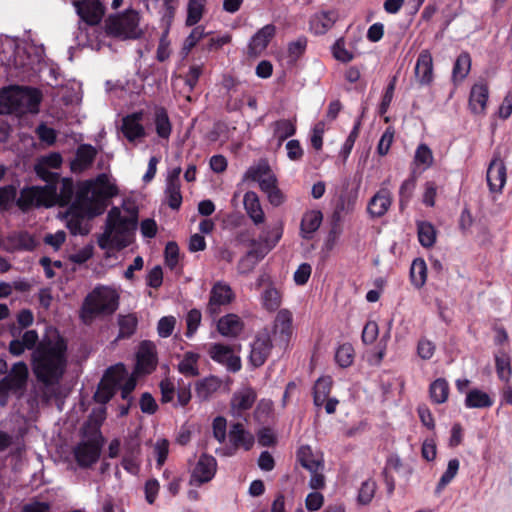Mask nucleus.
I'll return each mask as SVG.
<instances>
[{
  "label": "nucleus",
  "instance_id": "nucleus-22",
  "mask_svg": "<svg viewBox=\"0 0 512 512\" xmlns=\"http://www.w3.org/2000/svg\"><path fill=\"white\" fill-rule=\"evenodd\" d=\"M415 76L420 85H430L433 82V59L429 50H422L416 61Z\"/></svg>",
  "mask_w": 512,
  "mask_h": 512
},
{
  "label": "nucleus",
  "instance_id": "nucleus-9",
  "mask_svg": "<svg viewBox=\"0 0 512 512\" xmlns=\"http://www.w3.org/2000/svg\"><path fill=\"white\" fill-rule=\"evenodd\" d=\"M293 315L288 309H280L273 322L270 333L275 346L286 350L293 334Z\"/></svg>",
  "mask_w": 512,
  "mask_h": 512
},
{
  "label": "nucleus",
  "instance_id": "nucleus-1",
  "mask_svg": "<svg viewBox=\"0 0 512 512\" xmlns=\"http://www.w3.org/2000/svg\"><path fill=\"white\" fill-rule=\"evenodd\" d=\"M68 364L67 343L58 334L43 339L32 354V369L38 381L57 384Z\"/></svg>",
  "mask_w": 512,
  "mask_h": 512
},
{
  "label": "nucleus",
  "instance_id": "nucleus-37",
  "mask_svg": "<svg viewBox=\"0 0 512 512\" xmlns=\"http://www.w3.org/2000/svg\"><path fill=\"white\" fill-rule=\"evenodd\" d=\"M427 280V265L423 258H416L413 260L410 267V281L416 288H422Z\"/></svg>",
  "mask_w": 512,
  "mask_h": 512
},
{
  "label": "nucleus",
  "instance_id": "nucleus-56",
  "mask_svg": "<svg viewBox=\"0 0 512 512\" xmlns=\"http://www.w3.org/2000/svg\"><path fill=\"white\" fill-rule=\"evenodd\" d=\"M396 82H397V78H396V76H393L385 89V92L382 96L381 102L378 107V113L381 116L386 114L390 107V104L393 100L394 91L396 88Z\"/></svg>",
  "mask_w": 512,
  "mask_h": 512
},
{
  "label": "nucleus",
  "instance_id": "nucleus-3",
  "mask_svg": "<svg viewBox=\"0 0 512 512\" xmlns=\"http://www.w3.org/2000/svg\"><path fill=\"white\" fill-rule=\"evenodd\" d=\"M73 193L74 188L72 181L62 179L59 187L57 184L53 183L46 184L43 187L32 186L22 189L17 203L23 210L40 206H65L70 203Z\"/></svg>",
  "mask_w": 512,
  "mask_h": 512
},
{
  "label": "nucleus",
  "instance_id": "nucleus-17",
  "mask_svg": "<svg viewBox=\"0 0 512 512\" xmlns=\"http://www.w3.org/2000/svg\"><path fill=\"white\" fill-rule=\"evenodd\" d=\"M276 35V26L267 24L259 29L250 39L248 44V55L250 57L260 56L268 47Z\"/></svg>",
  "mask_w": 512,
  "mask_h": 512
},
{
  "label": "nucleus",
  "instance_id": "nucleus-63",
  "mask_svg": "<svg viewBox=\"0 0 512 512\" xmlns=\"http://www.w3.org/2000/svg\"><path fill=\"white\" fill-rule=\"evenodd\" d=\"M378 324L375 321H368L362 331V341L364 344H372L378 337Z\"/></svg>",
  "mask_w": 512,
  "mask_h": 512
},
{
  "label": "nucleus",
  "instance_id": "nucleus-21",
  "mask_svg": "<svg viewBox=\"0 0 512 512\" xmlns=\"http://www.w3.org/2000/svg\"><path fill=\"white\" fill-rule=\"evenodd\" d=\"M489 98V87L486 83H476L470 90L468 107L475 115H485Z\"/></svg>",
  "mask_w": 512,
  "mask_h": 512
},
{
  "label": "nucleus",
  "instance_id": "nucleus-14",
  "mask_svg": "<svg viewBox=\"0 0 512 512\" xmlns=\"http://www.w3.org/2000/svg\"><path fill=\"white\" fill-rule=\"evenodd\" d=\"M208 354L213 361L226 366L230 372L235 373L241 369L240 357L236 356L233 349L228 345L212 343L208 349Z\"/></svg>",
  "mask_w": 512,
  "mask_h": 512
},
{
  "label": "nucleus",
  "instance_id": "nucleus-2",
  "mask_svg": "<svg viewBox=\"0 0 512 512\" xmlns=\"http://www.w3.org/2000/svg\"><path fill=\"white\" fill-rule=\"evenodd\" d=\"M138 221V208L131 200L121 207H113L107 215L105 229L98 237L100 248L111 251L130 245L134 239Z\"/></svg>",
  "mask_w": 512,
  "mask_h": 512
},
{
  "label": "nucleus",
  "instance_id": "nucleus-49",
  "mask_svg": "<svg viewBox=\"0 0 512 512\" xmlns=\"http://www.w3.org/2000/svg\"><path fill=\"white\" fill-rule=\"evenodd\" d=\"M10 240L9 249L32 250L36 246L34 237L28 232L15 233Z\"/></svg>",
  "mask_w": 512,
  "mask_h": 512
},
{
  "label": "nucleus",
  "instance_id": "nucleus-41",
  "mask_svg": "<svg viewBox=\"0 0 512 512\" xmlns=\"http://www.w3.org/2000/svg\"><path fill=\"white\" fill-rule=\"evenodd\" d=\"M122 132L129 141H134L141 137L143 135V127L139 123V115L134 114L125 117L123 119Z\"/></svg>",
  "mask_w": 512,
  "mask_h": 512
},
{
  "label": "nucleus",
  "instance_id": "nucleus-11",
  "mask_svg": "<svg viewBox=\"0 0 512 512\" xmlns=\"http://www.w3.org/2000/svg\"><path fill=\"white\" fill-rule=\"evenodd\" d=\"M104 439L99 432L92 438L82 441L74 449L75 458L80 466L87 467L95 463L99 456Z\"/></svg>",
  "mask_w": 512,
  "mask_h": 512
},
{
  "label": "nucleus",
  "instance_id": "nucleus-36",
  "mask_svg": "<svg viewBox=\"0 0 512 512\" xmlns=\"http://www.w3.org/2000/svg\"><path fill=\"white\" fill-rule=\"evenodd\" d=\"M200 355L195 352H185L178 364V371L186 377H196L200 374L198 362Z\"/></svg>",
  "mask_w": 512,
  "mask_h": 512
},
{
  "label": "nucleus",
  "instance_id": "nucleus-26",
  "mask_svg": "<svg viewBox=\"0 0 512 512\" xmlns=\"http://www.w3.org/2000/svg\"><path fill=\"white\" fill-rule=\"evenodd\" d=\"M323 220V214L320 210L306 211L300 223V235L305 240H311L313 234L319 229Z\"/></svg>",
  "mask_w": 512,
  "mask_h": 512
},
{
  "label": "nucleus",
  "instance_id": "nucleus-10",
  "mask_svg": "<svg viewBox=\"0 0 512 512\" xmlns=\"http://www.w3.org/2000/svg\"><path fill=\"white\" fill-rule=\"evenodd\" d=\"M217 472V460L212 455L203 453L198 458L195 466L193 467L189 484L191 486L200 487L203 484L210 482Z\"/></svg>",
  "mask_w": 512,
  "mask_h": 512
},
{
  "label": "nucleus",
  "instance_id": "nucleus-25",
  "mask_svg": "<svg viewBox=\"0 0 512 512\" xmlns=\"http://www.w3.org/2000/svg\"><path fill=\"white\" fill-rule=\"evenodd\" d=\"M228 436L235 448H243L246 451H249L255 442L254 436L240 422L231 425Z\"/></svg>",
  "mask_w": 512,
  "mask_h": 512
},
{
  "label": "nucleus",
  "instance_id": "nucleus-7",
  "mask_svg": "<svg viewBox=\"0 0 512 512\" xmlns=\"http://www.w3.org/2000/svg\"><path fill=\"white\" fill-rule=\"evenodd\" d=\"M106 30L108 34L121 39H136L142 33L139 27V14L131 10L112 16L106 23Z\"/></svg>",
  "mask_w": 512,
  "mask_h": 512
},
{
  "label": "nucleus",
  "instance_id": "nucleus-38",
  "mask_svg": "<svg viewBox=\"0 0 512 512\" xmlns=\"http://www.w3.org/2000/svg\"><path fill=\"white\" fill-rule=\"evenodd\" d=\"M471 69V56L468 52H462L456 58L452 70V79L455 83L462 82Z\"/></svg>",
  "mask_w": 512,
  "mask_h": 512
},
{
  "label": "nucleus",
  "instance_id": "nucleus-16",
  "mask_svg": "<svg viewBox=\"0 0 512 512\" xmlns=\"http://www.w3.org/2000/svg\"><path fill=\"white\" fill-rule=\"evenodd\" d=\"M28 378V367L20 361L15 363L8 375L0 381V392L18 391L25 387Z\"/></svg>",
  "mask_w": 512,
  "mask_h": 512
},
{
  "label": "nucleus",
  "instance_id": "nucleus-20",
  "mask_svg": "<svg viewBox=\"0 0 512 512\" xmlns=\"http://www.w3.org/2000/svg\"><path fill=\"white\" fill-rule=\"evenodd\" d=\"M506 166L498 157H494L487 169L486 179L491 192H501L506 183Z\"/></svg>",
  "mask_w": 512,
  "mask_h": 512
},
{
  "label": "nucleus",
  "instance_id": "nucleus-45",
  "mask_svg": "<svg viewBox=\"0 0 512 512\" xmlns=\"http://www.w3.org/2000/svg\"><path fill=\"white\" fill-rule=\"evenodd\" d=\"M460 462L457 458L451 459L448 462L446 471L442 474L439 482L435 488V494L440 495L444 488L454 479L459 470Z\"/></svg>",
  "mask_w": 512,
  "mask_h": 512
},
{
  "label": "nucleus",
  "instance_id": "nucleus-53",
  "mask_svg": "<svg viewBox=\"0 0 512 512\" xmlns=\"http://www.w3.org/2000/svg\"><path fill=\"white\" fill-rule=\"evenodd\" d=\"M138 320L134 314L120 315L118 318V338L130 337L136 330Z\"/></svg>",
  "mask_w": 512,
  "mask_h": 512
},
{
  "label": "nucleus",
  "instance_id": "nucleus-55",
  "mask_svg": "<svg viewBox=\"0 0 512 512\" xmlns=\"http://www.w3.org/2000/svg\"><path fill=\"white\" fill-rule=\"evenodd\" d=\"M307 47V38L298 37L295 41L288 44L287 54L290 63H296L297 60L305 53Z\"/></svg>",
  "mask_w": 512,
  "mask_h": 512
},
{
  "label": "nucleus",
  "instance_id": "nucleus-12",
  "mask_svg": "<svg viewBox=\"0 0 512 512\" xmlns=\"http://www.w3.org/2000/svg\"><path fill=\"white\" fill-rule=\"evenodd\" d=\"M235 299V294L229 284L217 281L211 288L207 312L212 318L221 313V307L229 305Z\"/></svg>",
  "mask_w": 512,
  "mask_h": 512
},
{
  "label": "nucleus",
  "instance_id": "nucleus-64",
  "mask_svg": "<svg viewBox=\"0 0 512 512\" xmlns=\"http://www.w3.org/2000/svg\"><path fill=\"white\" fill-rule=\"evenodd\" d=\"M311 272L312 267L309 263L300 264L297 270L294 272V282L300 286L305 285L311 276Z\"/></svg>",
  "mask_w": 512,
  "mask_h": 512
},
{
  "label": "nucleus",
  "instance_id": "nucleus-48",
  "mask_svg": "<svg viewBox=\"0 0 512 512\" xmlns=\"http://www.w3.org/2000/svg\"><path fill=\"white\" fill-rule=\"evenodd\" d=\"M355 351L350 343L341 344L335 352V361L341 368L350 367L354 362Z\"/></svg>",
  "mask_w": 512,
  "mask_h": 512
},
{
  "label": "nucleus",
  "instance_id": "nucleus-51",
  "mask_svg": "<svg viewBox=\"0 0 512 512\" xmlns=\"http://www.w3.org/2000/svg\"><path fill=\"white\" fill-rule=\"evenodd\" d=\"M377 489V483L374 479L369 478L362 482L357 496V501L361 505H368L374 498Z\"/></svg>",
  "mask_w": 512,
  "mask_h": 512
},
{
  "label": "nucleus",
  "instance_id": "nucleus-5",
  "mask_svg": "<svg viewBox=\"0 0 512 512\" xmlns=\"http://www.w3.org/2000/svg\"><path fill=\"white\" fill-rule=\"evenodd\" d=\"M41 99L40 91L35 88L20 86L5 88L0 93V114L37 113Z\"/></svg>",
  "mask_w": 512,
  "mask_h": 512
},
{
  "label": "nucleus",
  "instance_id": "nucleus-61",
  "mask_svg": "<svg viewBox=\"0 0 512 512\" xmlns=\"http://www.w3.org/2000/svg\"><path fill=\"white\" fill-rule=\"evenodd\" d=\"M436 347L435 344L426 339L421 338L417 344V354L423 360H429L433 357Z\"/></svg>",
  "mask_w": 512,
  "mask_h": 512
},
{
  "label": "nucleus",
  "instance_id": "nucleus-34",
  "mask_svg": "<svg viewBox=\"0 0 512 512\" xmlns=\"http://www.w3.org/2000/svg\"><path fill=\"white\" fill-rule=\"evenodd\" d=\"M271 128L273 130V138L278 141V146H281L287 138L295 135L296 133V125L290 119L274 121L271 124Z\"/></svg>",
  "mask_w": 512,
  "mask_h": 512
},
{
  "label": "nucleus",
  "instance_id": "nucleus-50",
  "mask_svg": "<svg viewBox=\"0 0 512 512\" xmlns=\"http://www.w3.org/2000/svg\"><path fill=\"white\" fill-rule=\"evenodd\" d=\"M414 164L418 166H422L423 170L430 168L433 165L434 157L432 150L425 143H421L418 145L415 155H414Z\"/></svg>",
  "mask_w": 512,
  "mask_h": 512
},
{
  "label": "nucleus",
  "instance_id": "nucleus-32",
  "mask_svg": "<svg viewBox=\"0 0 512 512\" xmlns=\"http://www.w3.org/2000/svg\"><path fill=\"white\" fill-rule=\"evenodd\" d=\"M283 235V225L279 223L278 225L273 226L270 229H264L259 235L258 239L251 238L249 243L251 245H256L257 243H262L268 247V249L272 250L277 243L280 241Z\"/></svg>",
  "mask_w": 512,
  "mask_h": 512
},
{
  "label": "nucleus",
  "instance_id": "nucleus-29",
  "mask_svg": "<svg viewBox=\"0 0 512 512\" xmlns=\"http://www.w3.org/2000/svg\"><path fill=\"white\" fill-rule=\"evenodd\" d=\"M222 386V380L210 375L195 383V395L201 401L209 400Z\"/></svg>",
  "mask_w": 512,
  "mask_h": 512
},
{
  "label": "nucleus",
  "instance_id": "nucleus-35",
  "mask_svg": "<svg viewBox=\"0 0 512 512\" xmlns=\"http://www.w3.org/2000/svg\"><path fill=\"white\" fill-rule=\"evenodd\" d=\"M449 383L445 378H437L429 385V396L434 404H443L448 400Z\"/></svg>",
  "mask_w": 512,
  "mask_h": 512
},
{
  "label": "nucleus",
  "instance_id": "nucleus-39",
  "mask_svg": "<svg viewBox=\"0 0 512 512\" xmlns=\"http://www.w3.org/2000/svg\"><path fill=\"white\" fill-rule=\"evenodd\" d=\"M493 405V400L486 393L479 389L470 390L465 398V406L469 409L472 408H490Z\"/></svg>",
  "mask_w": 512,
  "mask_h": 512
},
{
  "label": "nucleus",
  "instance_id": "nucleus-18",
  "mask_svg": "<svg viewBox=\"0 0 512 512\" xmlns=\"http://www.w3.org/2000/svg\"><path fill=\"white\" fill-rule=\"evenodd\" d=\"M392 193L386 187H381L369 200L367 212L371 218L383 217L392 204Z\"/></svg>",
  "mask_w": 512,
  "mask_h": 512
},
{
  "label": "nucleus",
  "instance_id": "nucleus-47",
  "mask_svg": "<svg viewBox=\"0 0 512 512\" xmlns=\"http://www.w3.org/2000/svg\"><path fill=\"white\" fill-rule=\"evenodd\" d=\"M415 187L416 178L413 175L402 182L399 189V209L401 212L404 211L408 206L413 196Z\"/></svg>",
  "mask_w": 512,
  "mask_h": 512
},
{
  "label": "nucleus",
  "instance_id": "nucleus-58",
  "mask_svg": "<svg viewBox=\"0 0 512 512\" xmlns=\"http://www.w3.org/2000/svg\"><path fill=\"white\" fill-rule=\"evenodd\" d=\"M395 130L393 127H387L384 133L382 134L378 146L377 152L380 156H385L388 154L390 147L393 143Z\"/></svg>",
  "mask_w": 512,
  "mask_h": 512
},
{
  "label": "nucleus",
  "instance_id": "nucleus-59",
  "mask_svg": "<svg viewBox=\"0 0 512 512\" xmlns=\"http://www.w3.org/2000/svg\"><path fill=\"white\" fill-rule=\"evenodd\" d=\"M253 248L247 252V254L241 259V263L243 264L245 261L249 259L253 260V264H256L260 260H262L268 253L271 251L262 243H257L256 245H252Z\"/></svg>",
  "mask_w": 512,
  "mask_h": 512
},
{
  "label": "nucleus",
  "instance_id": "nucleus-13",
  "mask_svg": "<svg viewBox=\"0 0 512 512\" xmlns=\"http://www.w3.org/2000/svg\"><path fill=\"white\" fill-rule=\"evenodd\" d=\"M76 13L88 25H97L101 22L105 8L100 0H72Z\"/></svg>",
  "mask_w": 512,
  "mask_h": 512
},
{
  "label": "nucleus",
  "instance_id": "nucleus-60",
  "mask_svg": "<svg viewBox=\"0 0 512 512\" xmlns=\"http://www.w3.org/2000/svg\"><path fill=\"white\" fill-rule=\"evenodd\" d=\"M202 315L198 309H191L186 316L187 332L186 335L191 337L198 329L201 323Z\"/></svg>",
  "mask_w": 512,
  "mask_h": 512
},
{
  "label": "nucleus",
  "instance_id": "nucleus-19",
  "mask_svg": "<svg viewBox=\"0 0 512 512\" xmlns=\"http://www.w3.org/2000/svg\"><path fill=\"white\" fill-rule=\"evenodd\" d=\"M135 374L150 373L156 367L155 346L148 341H144L139 348L136 356Z\"/></svg>",
  "mask_w": 512,
  "mask_h": 512
},
{
  "label": "nucleus",
  "instance_id": "nucleus-27",
  "mask_svg": "<svg viewBox=\"0 0 512 512\" xmlns=\"http://www.w3.org/2000/svg\"><path fill=\"white\" fill-rule=\"evenodd\" d=\"M243 204L247 215L256 226L264 223L265 214L259 197L254 191H247L244 194Z\"/></svg>",
  "mask_w": 512,
  "mask_h": 512
},
{
  "label": "nucleus",
  "instance_id": "nucleus-62",
  "mask_svg": "<svg viewBox=\"0 0 512 512\" xmlns=\"http://www.w3.org/2000/svg\"><path fill=\"white\" fill-rule=\"evenodd\" d=\"M270 173L271 169L268 164H259L248 169L246 172V178L259 183Z\"/></svg>",
  "mask_w": 512,
  "mask_h": 512
},
{
  "label": "nucleus",
  "instance_id": "nucleus-46",
  "mask_svg": "<svg viewBox=\"0 0 512 512\" xmlns=\"http://www.w3.org/2000/svg\"><path fill=\"white\" fill-rule=\"evenodd\" d=\"M297 459L302 467L310 472L319 470L321 463L314 459L312 449L308 445L301 446L297 451Z\"/></svg>",
  "mask_w": 512,
  "mask_h": 512
},
{
  "label": "nucleus",
  "instance_id": "nucleus-40",
  "mask_svg": "<svg viewBox=\"0 0 512 512\" xmlns=\"http://www.w3.org/2000/svg\"><path fill=\"white\" fill-rule=\"evenodd\" d=\"M416 226L419 243L425 248L432 247L436 242V229L433 224L428 221H417Z\"/></svg>",
  "mask_w": 512,
  "mask_h": 512
},
{
  "label": "nucleus",
  "instance_id": "nucleus-4",
  "mask_svg": "<svg viewBox=\"0 0 512 512\" xmlns=\"http://www.w3.org/2000/svg\"><path fill=\"white\" fill-rule=\"evenodd\" d=\"M117 189L106 174L99 175L95 180L83 182L77 191V203L82 211L89 216L103 212L105 200L116 195Z\"/></svg>",
  "mask_w": 512,
  "mask_h": 512
},
{
  "label": "nucleus",
  "instance_id": "nucleus-15",
  "mask_svg": "<svg viewBox=\"0 0 512 512\" xmlns=\"http://www.w3.org/2000/svg\"><path fill=\"white\" fill-rule=\"evenodd\" d=\"M273 339L268 330L258 333L251 345L250 362L254 367L262 366L273 348Z\"/></svg>",
  "mask_w": 512,
  "mask_h": 512
},
{
  "label": "nucleus",
  "instance_id": "nucleus-54",
  "mask_svg": "<svg viewBox=\"0 0 512 512\" xmlns=\"http://www.w3.org/2000/svg\"><path fill=\"white\" fill-rule=\"evenodd\" d=\"M210 33H206L203 26H196L185 39L182 47V53L187 56L190 51L198 44V42Z\"/></svg>",
  "mask_w": 512,
  "mask_h": 512
},
{
  "label": "nucleus",
  "instance_id": "nucleus-43",
  "mask_svg": "<svg viewBox=\"0 0 512 512\" xmlns=\"http://www.w3.org/2000/svg\"><path fill=\"white\" fill-rule=\"evenodd\" d=\"M182 257L178 244L174 241L167 242L164 250V261L170 270H176L178 267L180 270L182 269L183 265H180Z\"/></svg>",
  "mask_w": 512,
  "mask_h": 512
},
{
  "label": "nucleus",
  "instance_id": "nucleus-6",
  "mask_svg": "<svg viewBox=\"0 0 512 512\" xmlns=\"http://www.w3.org/2000/svg\"><path fill=\"white\" fill-rule=\"evenodd\" d=\"M119 295L110 287H97L85 299L82 308L84 321L91 320L99 314H111L118 307Z\"/></svg>",
  "mask_w": 512,
  "mask_h": 512
},
{
  "label": "nucleus",
  "instance_id": "nucleus-30",
  "mask_svg": "<svg viewBox=\"0 0 512 512\" xmlns=\"http://www.w3.org/2000/svg\"><path fill=\"white\" fill-rule=\"evenodd\" d=\"M338 19V13L335 10L322 11L315 14L310 20V28L317 35L325 34Z\"/></svg>",
  "mask_w": 512,
  "mask_h": 512
},
{
  "label": "nucleus",
  "instance_id": "nucleus-23",
  "mask_svg": "<svg viewBox=\"0 0 512 512\" xmlns=\"http://www.w3.org/2000/svg\"><path fill=\"white\" fill-rule=\"evenodd\" d=\"M67 227L70 232L74 235H86L89 232L88 222L86 218H92L93 216H89L84 213L81 207L77 203V198L73 206L71 207V212L68 213L67 216Z\"/></svg>",
  "mask_w": 512,
  "mask_h": 512
},
{
  "label": "nucleus",
  "instance_id": "nucleus-33",
  "mask_svg": "<svg viewBox=\"0 0 512 512\" xmlns=\"http://www.w3.org/2000/svg\"><path fill=\"white\" fill-rule=\"evenodd\" d=\"M332 378L330 376L320 377L313 387V403L316 407L323 406L324 402L329 398L332 389Z\"/></svg>",
  "mask_w": 512,
  "mask_h": 512
},
{
  "label": "nucleus",
  "instance_id": "nucleus-8",
  "mask_svg": "<svg viewBox=\"0 0 512 512\" xmlns=\"http://www.w3.org/2000/svg\"><path fill=\"white\" fill-rule=\"evenodd\" d=\"M126 375L123 364H116L110 367L104 374L98 389L95 393V400L100 403L108 402L114 395L116 388Z\"/></svg>",
  "mask_w": 512,
  "mask_h": 512
},
{
  "label": "nucleus",
  "instance_id": "nucleus-28",
  "mask_svg": "<svg viewBox=\"0 0 512 512\" xmlns=\"http://www.w3.org/2000/svg\"><path fill=\"white\" fill-rule=\"evenodd\" d=\"M97 155V150L89 144H82L77 148L75 159L71 162L74 172H82L89 168Z\"/></svg>",
  "mask_w": 512,
  "mask_h": 512
},
{
  "label": "nucleus",
  "instance_id": "nucleus-24",
  "mask_svg": "<svg viewBox=\"0 0 512 512\" xmlns=\"http://www.w3.org/2000/svg\"><path fill=\"white\" fill-rule=\"evenodd\" d=\"M256 399L257 394L251 387H246L235 392L230 402L232 413L234 415L241 416L243 412L252 408Z\"/></svg>",
  "mask_w": 512,
  "mask_h": 512
},
{
  "label": "nucleus",
  "instance_id": "nucleus-42",
  "mask_svg": "<svg viewBox=\"0 0 512 512\" xmlns=\"http://www.w3.org/2000/svg\"><path fill=\"white\" fill-rule=\"evenodd\" d=\"M261 303L269 312L278 310L282 303L281 293L273 286L267 287L261 295Z\"/></svg>",
  "mask_w": 512,
  "mask_h": 512
},
{
  "label": "nucleus",
  "instance_id": "nucleus-44",
  "mask_svg": "<svg viewBox=\"0 0 512 512\" xmlns=\"http://www.w3.org/2000/svg\"><path fill=\"white\" fill-rule=\"evenodd\" d=\"M206 0H189L187 5L186 26L196 25L205 11Z\"/></svg>",
  "mask_w": 512,
  "mask_h": 512
},
{
  "label": "nucleus",
  "instance_id": "nucleus-52",
  "mask_svg": "<svg viewBox=\"0 0 512 512\" xmlns=\"http://www.w3.org/2000/svg\"><path fill=\"white\" fill-rule=\"evenodd\" d=\"M201 74L202 68L200 66L193 65L184 76H176V85H188V92H192L197 85Z\"/></svg>",
  "mask_w": 512,
  "mask_h": 512
},
{
  "label": "nucleus",
  "instance_id": "nucleus-57",
  "mask_svg": "<svg viewBox=\"0 0 512 512\" xmlns=\"http://www.w3.org/2000/svg\"><path fill=\"white\" fill-rule=\"evenodd\" d=\"M332 53L336 60L343 63H348L354 59L353 53L345 48V41L343 38L336 40L332 47Z\"/></svg>",
  "mask_w": 512,
  "mask_h": 512
},
{
  "label": "nucleus",
  "instance_id": "nucleus-31",
  "mask_svg": "<svg viewBox=\"0 0 512 512\" xmlns=\"http://www.w3.org/2000/svg\"><path fill=\"white\" fill-rule=\"evenodd\" d=\"M243 322L236 314H227L217 322L218 332L226 337H236L243 330Z\"/></svg>",
  "mask_w": 512,
  "mask_h": 512
}]
</instances>
